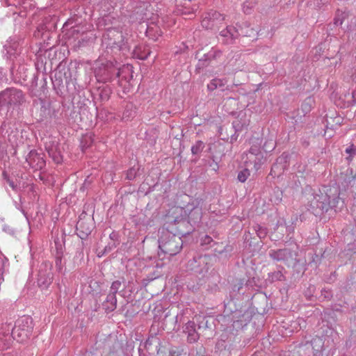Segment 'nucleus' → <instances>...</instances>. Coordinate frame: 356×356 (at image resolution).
Returning a JSON list of instances; mask_svg holds the SVG:
<instances>
[{"label":"nucleus","instance_id":"nucleus-49","mask_svg":"<svg viewBox=\"0 0 356 356\" xmlns=\"http://www.w3.org/2000/svg\"><path fill=\"white\" fill-rule=\"evenodd\" d=\"M15 204H16V207H17V209H19V205L17 204V202H15Z\"/></svg>","mask_w":356,"mask_h":356},{"label":"nucleus","instance_id":"nucleus-6","mask_svg":"<svg viewBox=\"0 0 356 356\" xmlns=\"http://www.w3.org/2000/svg\"><path fill=\"white\" fill-rule=\"evenodd\" d=\"M24 102L22 90L10 88L0 92V106L15 107Z\"/></svg>","mask_w":356,"mask_h":356},{"label":"nucleus","instance_id":"nucleus-32","mask_svg":"<svg viewBox=\"0 0 356 356\" xmlns=\"http://www.w3.org/2000/svg\"><path fill=\"white\" fill-rule=\"evenodd\" d=\"M16 181L18 188V193H20L22 190L29 186V184L26 182L22 178L16 179Z\"/></svg>","mask_w":356,"mask_h":356},{"label":"nucleus","instance_id":"nucleus-34","mask_svg":"<svg viewBox=\"0 0 356 356\" xmlns=\"http://www.w3.org/2000/svg\"><path fill=\"white\" fill-rule=\"evenodd\" d=\"M136 176V170L134 168H130L127 172V179L129 180L134 179Z\"/></svg>","mask_w":356,"mask_h":356},{"label":"nucleus","instance_id":"nucleus-31","mask_svg":"<svg viewBox=\"0 0 356 356\" xmlns=\"http://www.w3.org/2000/svg\"><path fill=\"white\" fill-rule=\"evenodd\" d=\"M195 331H196L195 323L193 321H188L185 325L184 332L188 334L190 332H193Z\"/></svg>","mask_w":356,"mask_h":356},{"label":"nucleus","instance_id":"nucleus-36","mask_svg":"<svg viewBox=\"0 0 356 356\" xmlns=\"http://www.w3.org/2000/svg\"><path fill=\"white\" fill-rule=\"evenodd\" d=\"M120 49L122 51H129L130 46L129 44L128 39H126V41H124V39H122V44L120 45Z\"/></svg>","mask_w":356,"mask_h":356},{"label":"nucleus","instance_id":"nucleus-39","mask_svg":"<svg viewBox=\"0 0 356 356\" xmlns=\"http://www.w3.org/2000/svg\"><path fill=\"white\" fill-rule=\"evenodd\" d=\"M136 50L134 51V55L137 56V57L140 59V60H145L146 59L148 56L149 55L150 52L149 51H147V52H144L143 54H141L140 55H137L136 54Z\"/></svg>","mask_w":356,"mask_h":356},{"label":"nucleus","instance_id":"nucleus-51","mask_svg":"<svg viewBox=\"0 0 356 356\" xmlns=\"http://www.w3.org/2000/svg\"><path fill=\"white\" fill-rule=\"evenodd\" d=\"M355 26H356V18L355 19Z\"/></svg>","mask_w":356,"mask_h":356},{"label":"nucleus","instance_id":"nucleus-10","mask_svg":"<svg viewBox=\"0 0 356 356\" xmlns=\"http://www.w3.org/2000/svg\"><path fill=\"white\" fill-rule=\"evenodd\" d=\"M133 12L136 20L143 21L150 18L153 14L154 8L149 1H138L136 2Z\"/></svg>","mask_w":356,"mask_h":356},{"label":"nucleus","instance_id":"nucleus-13","mask_svg":"<svg viewBox=\"0 0 356 356\" xmlns=\"http://www.w3.org/2000/svg\"><path fill=\"white\" fill-rule=\"evenodd\" d=\"M26 162L30 167L35 170H39L45 166V161L42 154L35 150H31L26 158Z\"/></svg>","mask_w":356,"mask_h":356},{"label":"nucleus","instance_id":"nucleus-38","mask_svg":"<svg viewBox=\"0 0 356 356\" xmlns=\"http://www.w3.org/2000/svg\"><path fill=\"white\" fill-rule=\"evenodd\" d=\"M346 152L350 155V156H353L356 154V147L353 145L349 146L346 149Z\"/></svg>","mask_w":356,"mask_h":356},{"label":"nucleus","instance_id":"nucleus-40","mask_svg":"<svg viewBox=\"0 0 356 356\" xmlns=\"http://www.w3.org/2000/svg\"><path fill=\"white\" fill-rule=\"evenodd\" d=\"M212 238L211 236L206 235L202 238V245H209L212 241Z\"/></svg>","mask_w":356,"mask_h":356},{"label":"nucleus","instance_id":"nucleus-23","mask_svg":"<svg viewBox=\"0 0 356 356\" xmlns=\"http://www.w3.org/2000/svg\"><path fill=\"white\" fill-rule=\"evenodd\" d=\"M256 2L253 0L245 1L243 4V10L245 14H250L255 6Z\"/></svg>","mask_w":356,"mask_h":356},{"label":"nucleus","instance_id":"nucleus-16","mask_svg":"<svg viewBox=\"0 0 356 356\" xmlns=\"http://www.w3.org/2000/svg\"><path fill=\"white\" fill-rule=\"evenodd\" d=\"M286 157L287 156L283 154L277 159L276 163L273 165L271 168V175L274 174L275 175H278L284 172V168H286Z\"/></svg>","mask_w":356,"mask_h":356},{"label":"nucleus","instance_id":"nucleus-9","mask_svg":"<svg viewBox=\"0 0 356 356\" xmlns=\"http://www.w3.org/2000/svg\"><path fill=\"white\" fill-rule=\"evenodd\" d=\"M224 20L225 17L222 14L216 10H210L204 14L201 24L206 29H218Z\"/></svg>","mask_w":356,"mask_h":356},{"label":"nucleus","instance_id":"nucleus-41","mask_svg":"<svg viewBox=\"0 0 356 356\" xmlns=\"http://www.w3.org/2000/svg\"><path fill=\"white\" fill-rule=\"evenodd\" d=\"M10 5L15 6H21L23 3L22 0H7Z\"/></svg>","mask_w":356,"mask_h":356},{"label":"nucleus","instance_id":"nucleus-37","mask_svg":"<svg viewBox=\"0 0 356 356\" xmlns=\"http://www.w3.org/2000/svg\"><path fill=\"white\" fill-rule=\"evenodd\" d=\"M56 267L57 268V270L60 273H61L63 270V266L62 264V259L60 257H58L56 259Z\"/></svg>","mask_w":356,"mask_h":356},{"label":"nucleus","instance_id":"nucleus-5","mask_svg":"<svg viewBox=\"0 0 356 356\" xmlns=\"http://www.w3.org/2000/svg\"><path fill=\"white\" fill-rule=\"evenodd\" d=\"M33 329L32 318L29 316H22L16 321L15 327H12L11 334L15 340L24 342L32 335Z\"/></svg>","mask_w":356,"mask_h":356},{"label":"nucleus","instance_id":"nucleus-43","mask_svg":"<svg viewBox=\"0 0 356 356\" xmlns=\"http://www.w3.org/2000/svg\"><path fill=\"white\" fill-rule=\"evenodd\" d=\"M266 233L263 232L262 231L259 232L257 235L259 238H262L265 236Z\"/></svg>","mask_w":356,"mask_h":356},{"label":"nucleus","instance_id":"nucleus-44","mask_svg":"<svg viewBox=\"0 0 356 356\" xmlns=\"http://www.w3.org/2000/svg\"><path fill=\"white\" fill-rule=\"evenodd\" d=\"M352 96L354 99V102H356V90L353 91Z\"/></svg>","mask_w":356,"mask_h":356},{"label":"nucleus","instance_id":"nucleus-46","mask_svg":"<svg viewBox=\"0 0 356 356\" xmlns=\"http://www.w3.org/2000/svg\"><path fill=\"white\" fill-rule=\"evenodd\" d=\"M321 1L322 2V3L325 4L327 3L328 0H321Z\"/></svg>","mask_w":356,"mask_h":356},{"label":"nucleus","instance_id":"nucleus-35","mask_svg":"<svg viewBox=\"0 0 356 356\" xmlns=\"http://www.w3.org/2000/svg\"><path fill=\"white\" fill-rule=\"evenodd\" d=\"M7 182H8L9 186L13 189V191H14L16 193H18V188L17 186L16 179L13 180V179H8Z\"/></svg>","mask_w":356,"mask_h":356},{"label":"nucleus","instance_id":"nucleus-12","mask_svg":"<svg viewBox=\"0 0 356 356\" xmlns=\"http://www.w3.org/2000/svg\"><path fill=\"white\" fill-rule=\"evenodd\" d=\"M240 33L233 26H227L219 33L218 40L224 44H232Z\"/></svg>","mask_w":356,"mask_h":356},{"label":"nucleus","instance_id":"nucleus-4","mask_svg":"<svg viewBox=\"0 0 356 356\" xmlns=\"http://www.w3.org/2000/svg\"><path fill=\"white\" fill-rule=\"evenodd\" d=\"M159 249L165 254L173 256L180 252L183 241L181 237L177 236L168 232H163L159 240Z\"/></svg>","mask_w":356,"mask_h":356},{"label":"nucleus","instance_id":"nucleus-25","mask_svg":"<svg viewBox=\"0 0 356 356\" xmlns=\"http://www.w3.org/2000/svg\"><path fill=\"white\" fill-rule=\"evenodd\" d=\"M250 175V173L249 170L245 168L238 172L237 179L239 181L243 183L248 179Z\"/></svg>","mask_w":356,"mask_h":356},{"label":"nucleus","instance_id":"nucleus-48","mask_svg":"<svg viewBox=\"0 0 356 356\" xmlns=\"http://www.w3.org/2000/svg\"><path fill=\"white\" fill-rule=\"evenodd\" d=\"M193 0H186V3H191Z\"/></svg>","mask_w":356,"mask_h":356},{"label":"nucleus","instance_id":"nucleus-1","mask_svg":"<svg viewBox=\"0 0 356 356\" xmlns=\"http://www.w3.org/2000/svg\"><path fill=\"white\" fill-rule=\"evenodd\" d=\"M0 157L6 151L8 144L12 147L17 145L19 140V131L16 122H4L0 129Z\"/></svg>","mask_w":356,"mask_h":356},{"label":"nucleus","instance_id":"nucleus-18","mask_svg":"<svg viewBox=\"0 0 356 356\" xmlns=\"http://www.w3.org/2000/svg\"><path fill=\"white\" fill-rule=\"evenodd\" d=\"M117 298L116 294L109 293L106 297V300L104 304L106 310L112 312L116 308Z\"/></svg>","mask_w":356,"mask_h":356},{"label":"nucleus","instance_id":"nucleus-14","mask_svg":"<svg viewBox=\"0 0 356 356\" xmlns=\"http://www.w3.org/2000/svg\"><path fill=\"white\" fill-rule=\"evenodd\" d=\"M270 257L277 261H288L292 258V252L289 249L271 250L269 252Z\"/></svg>","mask_w":356,"mask_h":356},{"label":"nucleus","instance_id":"nucleus-50","mask_svg":"<svg viewBox=\"0 0 356 356\" xmlns=\"http://www.w3.org/2000/svg\"><path fill=\"white\" fill-rule=\"evenodd\" d=\"M8 53L10 54V56L13 54L10 50H7Z\"/></svg>","mask_w":356,"mask_h":356},{"label":"nucleus","instance_id":"nucleus-29","mask_svg":"<svg viewBox=\"0 0 356 356\" xmlns=\"http://www.w3.org/2000/svg\"><path fill=\"white\" fill-rule=\"evenodd\" d=\"M241 33L245 36L252 37L255 35V31L253 29H248V25L245 24V28H242L241 29Z\"/></svg>","mask_w":356,"mask_h":356},{"label":"nucleus","instance_id":"nucleus-8","mask_svg":"<svg viewBox=\"0 0 356 356\" xmlns=\"http://www.w3.org/2000/svg\"><path fill=\"white\" fill-rule=\"evenodd\" d=\"M184 213L188 216V221L181 220V225L190 223L195 225L200 222L202 216V207L199 205L197 200L193 201L191 204H188L184 209Z\"/></svg>","mask_w":356,"mask_h":356},{"label":"nucleus","instance_id":"nucleus-19","mask_svg":"<svg viewBox=\"0 0 356 356\" xmlns=\"http://www.w3.org/2000/svg\"><path fill=\"white\" fill-rule=\"evenodd\" d=\"M225 85V81L224 79H212L209 83L207 85V88L210 91H213L218 88H223Z\"/></svg>","mask_w":356,"mask_h":356},{"label":"nucleus","instance_id":"nucleus-11","mask_svg":"<svg viewBox=\"0 0 356 356\" xmlns=\"http://www.w3.org/2000/svg\"><path fill=\"white\" fill-rule=\"evenodd\" d=\"M12 325L3 324L0 327V350H6L10 347L13 341L11 334Z\"/></svg>","mask_w":356,"mask_h":356},{"label":"nucleus","instance_id":"nucleus-42","mask_svg":"<svg viewBox=\"0 0 356 356\" xmlns=\"http://www.w3.org/2000/svg\"><path fill=\"white\" fill-rule=\"evenodd\" d=\"M6 80V72L2 67H0V83Z\"/></svg>","mask_w":356,"mask_h":356},{"label":"nucleus","instance_id":"nucleus-20","mask_svg":"<svg viewBox=\"0 0 356 356\" xmlns=\"http://www.w3.org/2000/svg\"><path fill=\"white\" fill-rule=\"evenodd\" d=\"M76 229L80 231L83 234V236H80V237L83 238L84 236H87L91 232L90 227H85V222L83 221H79L77 222Z\"/></svg>","mask_w":356,"mask_h":356},{"label":"nucleus","instance_id":"nucleus-17","mask_svg":"<svg viewBox=\"0 0 356 356\" xmlns=\"http://www.w3.org/2000/svg\"><path fill=\"white\" fill-rule=\"evenodd\" d=\"M266 159L264 156L263 152H259L255 155V157L250 158L248 160H244L247 166L249 167L250 165H253V168L255 170H258L261 165L265 162Z\"/></svg>","mask_w":356,"mask_h":356},{"label":"nucleus","instance_id":"nucleus-45","mask_svg":"<svg viewBox=\"0 0 356 356\" xmlns=\"http://www.w3.org/2000/svg\"><path fill=\"white\" fill-rule=\"evenodd\" d=\"M3 356H14V355L10 353H7L3 354Z\"/></svg>","mask_w":356,"mask_h":356},{"label":"nucleus","instance_id":"nucleus-26","mask_svg":"<svg viewBox=\"0 0 356 356\" xmlns=\"http://www.w3.org/2000/svg\"><path fill=\"white\" fill-rule=\"evenodd\" d=\"M346 17V14L343 12H338L334 18V24L336 26H341L343 23L345 18Z\"/></svg>","mask_w":356,"mask_h":356},{"label":"nucleus","instance_id":"nucleus-7","mask_svg":"<svg viewBox=\"0 0 356 356\" xmlns=\"http://www.w3.org/2000/svg\"><path fill=\"white\" fill-rule=\"evenodd\" d=\"M37 282L40 288L47 289L53 281L52 265L49 261H43L37 269Z\"/></svg>","mask_w":356,"mask_h":356},{"label":"nucleus","instance_id":"nucleus-28","mask_svg":"<svg viewBox=\"0 0 356 356\" xmlns=\"http://www.w3.org/2000/svg\"><path fill=\"white\" fill-rule=\"evenodd\" d=\"M275 143L272 139L267 140L263 146V149L266 152H270L273 151L275 149Z\"/></svg>","mask_w":356,"mask_h":356},{"label":"nucleus","instance_id":"nucleus-15","mask_svg":"<svg viewBox=\"0 0 356 356\" xmlns=\"http://www.w3.org/2000/svg\"><path fill=\"white\" fill-rule=\"evenodd\" d=\"M191 3H186V0L183 3L177 5V11L181 15H191L195 13L198 8L195 4L191 5Z\"/></svg>","mask_w":356,"mask_h":356},{"label":"nucleus","instance_id":"nucleus-3","mask_svg":"<svg viewBox=\"0 0 356 356\" xmlns=\"http://www.w3.org/2000/svg\"><path fill=\"white\" fill-rule=\"evenodd\" d=\"M312 200H310V206L312 209H319L322 211H327L330 208L335 209L339 202V197L337 191L333 197L327 193L325 190L323 192L312 195Z\"/></svg>","mask_w":356,"mask_h":356},{"label":"nucleus","instance_id":"nucleus-47","mask_svg":"<svg viewBox=\"0 0 356 356\" xmlns=\"http://www.w3.org/2000/svg\"><path fill=\"white\" fill-rule=\"evenodd\" d=\"M190 232H191V230H188V231H187L186 233H183V232H182V233H181V234L184 235V234H188V233H190Z\"/></svg>","mask_w":356,"mask_h":356},{"label":"nucleus","instance_id":"nucleus-24","mask_svg":"<svg viewBox=\"0 0 356 356\" xmlns=\"http://www.w3.org/2000/svg\"><path fill=\"white\" fill-rule=\"evenodd\" d=\"M259 152H261V150L259 147H257L256 146L255 147L252 146V147H250L248 153L246 154L245 157H243V160H248L250 158L255 157V155L257 154Z\"/></svg>","mask_w":356,"mask_h":356},{"label":"nucleus","instance_id":"nucleus-21","mask_svg":"<svg viewBox=\"0 0 356 356\" xmlns=\"http://www.w3.org/2000/svg\"><path fill=\"white\" fill-rule=\"evenodd\" d=\"M8 259L5 256L0 254V275H3L8 270Z\"/></svg>","mask_w":356,"mask_h":356},{"label":"nucleus","instance_id":"nucleus-2","mask_svg":"<svg viewBox=\"0 0 356 356\" xmlns=\"http://www.w3.org/2000/svg\"><path fill=\"white\" fill-rule=\"evenodd\" d=\"M94 73L99 82H111L120 76V68L111 61L97 60L95 63Z\"/></svg>","mask_w":356,"mask_h":356},{"label":"nucleus","instance_id":"nucleus-30","mask_svg":"<svg viewBox=\"0 0 356 356\" xmlns=\"http://www.w3.org/2000/svg\"><path fill=\"white\" fill-rule=\"evenodd\" d=\"M122 283L119 280L113 282L111 286L110 293L116 294L121 288Z\"/></svg>","mask_w":356,"mask_h":356},{"label":"nucleus","instance_id":"nucleus-27","mask_svg":"<svg viewBox=\"0 0 356 356\" xmlns=\"http://www.w3.org/2000/svg\"><path fill=\"white\" fill-rule=\"evenodd\" d=\"M283 277L284 275L280 271H275L268 274V279L270 282L282 280Z\"/></svg>","mask_w":356,"mask_h":356},{"label":"nucleus","instance_id":"nucleus-22","mask_svg":"<svg viewBox=\"0 0 356 356\" xmlns=\"http://www.w3.org/2000/svg\"><path fill=\"white\" fill-rule=\"evenodd\" d=\"M204 147V144L202 141L198 140L191 147L192 154L195 155L200 153Z\"/></svg>","mask_w":356,"mask_h":356},{"label":"nucleus","instance_id":"nucleus-33","mask_svg":"<svg viewBox=\"0 0 356 356\" xmlns=\"http://www.w3.org/2000/svg\"><path fill=\"white\" fill-rule=\"evenodd\" d=\"M188 335V341L190 343H194L199 339V335L196 331L190 332Z\"/></svg>","mask_w":356,"mask_h":356}]
</instances>
